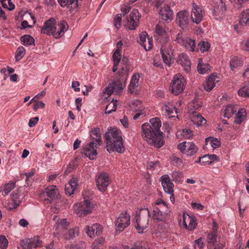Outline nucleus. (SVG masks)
<instances>
[{
	"label": "nucleus",
	"instance_id": "obj_1",
	"mask_svg": "<svg viewBox=\"0 0 249 249\" xmlns=\"http://www.w3.org/2000/svg\"><path fill=\"white\" fill-rule=\"evenodd\" d=\"M150 123L142 126V136L147 143L156 147H161L164 143L162 132L160 130L161 122L159 118H153Z\"/></svg>",
	"mask_w": 249,
	"mask_h": 249
},
{
	"label": "nucleus",
	"instance_id": "obj_2",
	"mask_svg": "<svg viewBox=\"0 0 249 249\" xmlns=\"http://www.w3.org/2000/svg\"><path fill=\"white\" fill-rule=\"evenodd\" d=\"M121 64V68L118 71V76L112 83H110L109 86L105 89L104 93L108 96L110 95L113 92L120 93L125 87L129 70L128 59L125 57H123Z\"/></svg>",
	"mask_w": 249,
	"mask_h": 249
},
{
	"label": "nucleus",
	"instance_id": "obj_3",
	"mask_svg": "<svg viewBox=\"0 0 249 249\" xmlns=\"http://www.w3.org/2000/svg\"><path fill=\"white\" fill-rule=\"evenodd\" d=\"M107 150L111 153L115 151L122 153L125 151L121 132L116 127L108 130L105 136Z\"/></svg>",
	"mask_w": 249,
	"mask_h": 249
},
{
	"label": "nucleus",
	"instance_id": "obj_4",
	"mask_svg": "<svg viewBox=\"0 0 249 249\" xmlns=\"http://www.w3.org/2000/svg\"><path fill=\"white\" fill-rule=\"evenodd\" d=\"M150 217L149 211L147 208H143L136 212L134 218V226L138 232L142 233L149 224Z\"/></svg>",
	"mask_w": 249,
	"mask_h": 249
},
{
	"label": "nucleus",
	"instance_id": "obj_5",
	"mask_svg": "<svg viewBox=\"0 0 249 249\" xmlns=\"http://www.w3.org/2000/svg\"><path fill=\"white\" fill-rule=\"evenodd\" d=\"M160 45V53L165 64L170 66L174 61V43L169 41V38L159 41Z\"/></svg>",
	"mask_w": 249,
	"mask_h": 249
},
{
	"label": "nucleus",
	"instance_id": "obj_6",
	"mask_svg": "<svg viewBox=\"0 0 249 249\" xmlns=\"http://www.w3.org/2000/svg\"><path fill=\"white\" fill-rule=\"evenodd\" d=\"M87 193V192H85V194H83L84 198L83 202L76 203L73 206L74 212L79 217L84 216L88 214L91 213L93 208L89 200L86 199V194Z\"/></svg>",
	"mask_w": 249,
	"mask_h": 249
},
{
	"label": "nucleus",
	"instance_id": "obj_7",
	"mask_svg": "<svg viewBox=\"0 0 249 249\" xmlns=\"http://www.w3.org/2000/svg\"><path fill=\"white\" fill-rule=\"evenodd\" d=\"M100 129L98 127L93 128L90 132V135H94L96 137V142H91L86 148L85 155L88 157L90 159H94L96 156V150L94 149V147L97 146V142L98 144L101 142L100 139Z\"/></svg>",
	"mask_w": 249,
	"mask_h": 249
},
{
	"label": "nucleus",
	"instance_id": "obj_8",
	"mask_svg": "<svg viewBox=\"0 0 249 249\" xmlns=\"http://www.w3.org/2000/svg\"><path fill=\"white\" fill-rule=\"evenodd\" d=\"M185 83V79L181 74H176L170 83L169 90L175 95H178L183 91Z\"/></svg>",
	"mask_w": 249,
	"mask_h": 249
},
{
	"label": "nucleus",
	"instance_id": "obj_9",
	"mask_svg": "<svg viewBox=\"0 0 249 249\" xmlns=\"http://www.w3.org/2000/svg\"><path fill=\"white\" fill-rule=\"evenodd\" d=\"M111 179L109 174L106 172H101L98 174L96 177L97 187L99 190L102 192H105L107 186L111 183Z\"/></svg>",
	"mask_w": 249,
	"mask_h": 249
},
{
	"label": "nucleus",
	"instance_id": "obj_10",
	"mask_svg": "<svg viewBox=\"0 0 249 249\" xmlns=\"http://www.w3.org/2000/svg\"><path fill=\"white\" fill-rule=\"evenodd\" d=\"M176 41L189 51L194 52L196 50V42L194 39L183 37L182 35L179 33L176 36Z\"/></svg>",
	"mask_w": 249,
	"mask_h": 249
},
{
	"label": "nucleus",
	"instance_id": "obj_11",
	"mask_svg": "<svg viewBox=\"0 0 249 249\" xmlns=\"http://www.w3.org/2000/svg\"><path fill=\"white\" fill-rule=\"evenodd\" d=\"M178 149L187 156H192L196 153L198 148L193 142H183L178 145Z\"/></svg>",
	"mask_w": 249,
	"mask_h": 249
},
{
	"label": "nucleus",
	"instance_id": "obj_12",
	"mask_svg": "<svg viewBox=\"0 0 249 249\" xmlns=\"http://www.w3.org/2000/svg\"><path fill=\"white\" fill-rule=\"evenodd\" d=\"M130 216L126 212L121 213L115 222L116 231H122L130 224Z\"/></svg>",
	"mask_w": 249,
	"mask_h": 249
},
{
	"label": "nucleus",
	"instance_id": "obj_13",
	"mask_svg": "<svg viewBox=\"0 0 249 249\" xmlns=\"http://www.w3.org/2000/svg\"><path fill=\"white\" fill-rule=\"evenodd\" d=\"M204 12L202 7L195 3H192L191 18L193 23L198 24L203 18Z\"/></svg>",
	"mask_w": 249,
	"mask_h": 249
},
{
	"label": "nucleus",
	"instance_id": "obj_14",
	"mask_svg": "<svg viewBox=\"0 0 249 249\" xmlns=\"http://www.w3.org/2000/svg\"><path fill=\"white\" fill-rule=\"evenodd\" d=\"M141 16L137 9H133L127 18V27L131 30L136 29L138 26Z\"/></svg>",
	"mask_w": 249,
	"mask_h": 249
},
{
	"label": "nucleus",
	"instance_id": "obj_15",
	"mask_svg": "<svg viewBox=\"0 0 249 249\" xmlns=\"http://www.w3.org/2000/svg\"><path fill=\"white\" fill-rule=\"evenodd\" d=\"M56 23V21L54 18H50L44 23L41 30V33L53 36L54 31H55V30L57 29L55 26Z\"/></svg>",
	"mask_w": 249,
	"mask_h": 249
},
{
	"label": "nucleus",
	"instance_id": "obj_16",
	"mask_svg": "<svg viewBox=\"0 0 249 249\" xmlns=\"http://www.w3.org/2000/svg\"><path fill=\"white\" fill-rule=\"evenodd\" d=\"M176 20L180 28L187 29L190 22L189 12L186 10L179 11L177 15Z\"/></svg>",
	"mask_w": 249,
	"mask_h": 249
},
{
	"label": "nucleus",
	"instance_id": "obj_17",
	"mask_svg": "<svg viewBox=\"0 0 249 249\" xmlns=\"http://www.w3.org/2000/svg\"><path fill=\"white\" fill-rule=\"evenodd\" d=\"M42 243L39 237L36 236L33 238L22 240L21 245L23 249H35L42 246Z\"/></svg>",
	"mask_w": 249,
	"mask_h": 249
},
{
	"label": "nucleus",
	"instance_id": "obj_18",
	"mask_svg": "<svg viewBox=\"0 0 249 249\" xmlns=\"http://www.w3.org/2000/svg\"><path fill=\"white\" fill-rule=\"evenodd\" d=\"M168 28L166 24L162 21H159L155 27V32L157 34V39L159 41L169 38L167 31Z\"/></svg>",
	"mask_w": 249,
	"mask_h": 249
},
{
	"label": "nucleus",
	"instance_id": "obj_19",
	"mask_svg": "<svg viewBox=\"0 0 249 249\" xmlns=\"http://www.w3.org/2000/svg\"><path fill=\"white\" fill-rule=\"evenodd\" d=\"M183 226L188 231L194 230L196 225V219L194 216H190L188 214H183Z\"/></svg>",
	"mask_w": 249,
	"mask_h": 249
},
{
	"label": "nucleus",
	"instance_id": "obj_20",
	"mask_svg": "<svg viewBox=\"0 0 249 249\" xmlns=\"http://www.w3.org/2000/svg\"><path fill=\"white\" fill-rule=\"evenodd\" d=\"M55 26L57 29L54 31L53 36L56 39H58L63 36L69 27L67 22L63 20L59 21L57 24H55Z\"/></svg>",
	"mask_w": 249,
	"mask_h": 249
},
{
	"label": "nucleus",
	"instance_id": "obj_21",
	"mask_svg": "<svg viewBox=\"0 0 249 249\" xmlns=\"http://www.w3.org/2000/svg\"><path fill=\"white\" fill-rule=\"evenodd\" d=\"M177 62L184 68L186 72L190 70L191 61L188 56L185 53H182L178 54Z\"/></svg>",
	"mask_w": 249,
	"mask_h": 249
},
{
	"label": "nucleus",
	"instance_id": "obj_22",
	"mask_svg": "<svg viewBox=\"0 0 249 249\" xmlns=\"http://www.w3.org/2000/svg\"><path fill=\"white\" fill-rule=\"evenodd\" d=\"M159 14L161 18L165 21L171 20L173 18V13L170 9L168 4H164L163 7H161L160 10Z\"/></svg>",
	"mask_w": 249,
	"mask_h": 249
},
{
	"label": "nucleus",
	"instance_id": "obj_23",
	"mask_svg": "<svg viewBox=\"0 0 249 249\" xmlns=\"http://www.w3.org/2000/svg\"><path fill=\"white\" fill-rule=\"evenodd\" d=\"M102 231L103 227L97 223L92 225V226H88L86 229V232L90 237H92L95 235H100Z\"/></svg>",
	"mask_w": 249,
	"mask_h": 249
},
{
	"label": "nucleus",
	"instance_id": "obj_24",
	"mask_svg": "<svg viewBox=\"0 0 249 249\" xmlns=\"http://www.w3.org/2000/svg\"><path fill=\"white\" fill-rule=\"evenodd\" d=\"M161 184L164 191L169 194H171L173 193L174 184L171 182L168 175H163L161 177Z\"/></svg>",
	"mask_w": 249,
	"mask_h": 249
},
{
	"label": "nucleus",
	"instance_id": "obj_25",
	"mask_svg": "<svg viewBox=\"0 0 249 249\" xmlns=\"http://www.w3.org/2000/svg\"><path fill=\"white\" fill-rule=\"evenodd\" d=\"M163 114L169 118L173 117L178 113L177 108L171 103L165 104L162 107Z\"/></svg>",
	"mask_w": 249,
	"mask_h": 249
},
{
	"label": "nucleus",
	"instance_id": "obj_26",
	"mask_svg": "<svg viewBox=\"0 0 249 249\" xmlns=\"http://www.w3.org/2000/svg\"><path fill=\"white\" fill-rule=\"evenodd\" d=\"M78 181L77 178H73L65 185V192L66 194L71 196L73 194V192L77 188Z\"/></svg>",
	"mask_w": 249,
	"mask_h": 249
},
{
	"label": "nucleus",
	"instance_id": "obj_27",
	"mask_svg": "<svg viewBox=\"0 0 249 249\" xmlns=\"http://www.w3.org/2000/svg\"><path fill=\"white\" fill-rule=\"evenodd\" d=\"M217 82L218 80L217 79L216 75L214 74H212L204 84V89L207 91H211L215 87V83Z\"/></svg>",
	"mask_w": 249,
	"mask_h": 249
},
{
	"label": "nucleus",
	"instance_id": "obj_28",
	"mask_svg": "<svg viewBox=\"0 0 249 249\" xmlns=\"http://www.w3.org/2000/svg\"><path fill=\"white\" fill-rule=\"evenodd\" d=\"M45 193L48 197L52 199L56 198L59 195L58 190L56 189V186L54 185L48 186L46 189Z\"/></svg>",
	"mask_w": 249,
	"mask_h": 249
},
{
	"label": "nucleus",
	"instance_id": "obj_29",
	"mask_svg": "<svg viewBox=\"0 0 249 249\" xmlns=\"http://www.w3.org/2000/svg\"><path fill=\"white\" fill-rule=\"evenodd\" d=\"M139 73H134L131 79L130 83L128 86V89L130 93L134 92L136 88L138 87V82L140 79Z\"/></svg>",
	"mask_w": 249,
	"mask_h": 249
},
{
	"label": "nucleus",
	"instance_id": "obj_30",
	"mask_svg": "<svg viewBox=\"0 0 249 249\" xmlns=\"http://www.w3.org/2000/svg\"><path fill=\"white\" fill-rule=\"evenodd\" d=\"M192 121L194 124L198 126L202 125L206 123V120L201 116L199 113L193 112Z\"/></svg>",
	"mask_w": 249,
	"mask_h": 249
},
{
	"label": "nucleus",
	"instance_id": "obj_31",
	"mask_svg": "<svg viewBox=\"0 0 249 249\" xmlns=\"http://www.w3.org/2000/svg\"><path fill=\"white\" fill-rule=\"evenodd\" d=\"M61 7H67L71 9H75L77 7L78 3L76 0H57Z\"/></svg>",
	"mask_w": 249,
	"mask_h": 249
},
{
	"label": "nucleus",
	"instance_id": "obj_32",
	"mask_svg": "<svg viewBox=\"0 0 249 249\" xmlns=\"http://www.w3.org/2000/svg\"><path fill=\"white\" fill-rule=\"evenodd\" d=\"M164 214L165 213L161 211V210H160V208L155 205L153 207L152 218L158 221H162L164 219Z\"/></svg>",
	"mask_w": 249,
	"mask_h": 249
},
{
	"label": "nucleus",
	"instance_id": "obj_33",
	"mask_svg": "<svg viewBox=\"0 0 249 249\" xmlns=\"http://www.w3.org/2000/svg\"><path fill=\"white\" fill-rule=\"evenodd\" d=\"M210 66L208 64H204L202 58H199L197 65V71L200 74H205L210 70Z\"/></svg>",
	"mask_w": 249,
	"mask_h": 249
},
{
	"label": "nucleus",
	"instance_id": "obj_34",
	"mask_svg": "<svg viewBox=\"0 0 249 249\" xmlns=\"http://www.w3.org/2000/svg\"><path fill=\"white\" fill-rule=\"evenodd\" d=\"M238 90V94L244 97H249V82H246Z\"/></svg>",
	"mask_w": 249,
	"mask_h": 249
},
{
	"label": "nucleus",
	"instance_id": "obj_35",
	"mask_svg": "<svg viewBox=\"0 0 249 249\" xmlns=\"http://www.w3.org/2000/svg\"><path fill=\"white\" fill-rule=\"evenodd\" d=\"M246 115V111L244 108H240L235 116L234 123L240 124L244 120Z\"/></svg>",
	"mask_w": 249,
	"mask_h": 249
},
{
	"label": "nucleus",
	"instance_id": "obj_36",
	"mask_svg": "<svg viewBox=\"0 0 249 249\" xmlns=\"http://www.w3.org/2000/svg\"><path fill=\"white\" fill-rule=\"evenodd\" d=\"M217 5L214 7L215 12H218V14H223L227 10V5L224 0H217Z\"/></svg>",
	"mask_w": 249,
	"mask_h": 249
},
{
	"label": "nucleus",
	"instance_id": "obj_37",
	"mask_svg": "<svg viewBox=\"0 0 249 249\" xmlns=\"http://www.w3.org/2000/svg\"><path fill=\"white\" fill-rule=\"evenodd\" d=\"M242 65V60L237 56L233 57L230 61V67L232 71H234V69L241 67Z\"/></svg>",
	"mask_w": 249,
	"mask_h": 249
},
{
	"label": "nucleus",
	"instance_id": "obj_38",
	"mask_svg": "<svg viewBox=\"0 0 249 249\" xmlns=\"http://www.w3.org/2000/svg\"><path fill=\"white\" fill-rule=\"evenodd\" d=\"M206 145L210 144L213 148L220 146L221 142L217 139L213 137H208L205 139Z\"/></svg>",
	"mask_w": 249,
	"mask_h": 249
},
{
	"label": "nucleus",
	"instance_id": "obj_39",
	"mask_svg": "<svg viewBox=\"0 0 249 249\" xmlns=\"http://www.w3.org/2000/svg\"><path fill=\"white\" fill-rule=\"evenodd\" d=\"M217 232V229H213V231L209 233L207 235L208 243L213 246L216 242Z\"/></svg>",
	"mask_w": 249,
	"mask_h": 249
},
{
	"label": "nucleus",
	"instance_id": "obj_40",
	"mask_svg": "<svg viewBox=\"0 0 249 249\" xmlns=\"http://www.w3.org/2000/svg\"><path fill=\"white\" fill-rule=\"evenodd\" d=\"M237 111V108L231 105L227 106L224 110V117L227 118H230L231 116Z\"/></svg>",
	"mask_w": 249,
	"mask_h": 249
},
{
	"label": "nucleus",
	"instance_id": "obj_41",
	"mask_svg": "<svg viewBox=\"0 0 249 249\" xmlns=\"http://www.w3.org/2000/svg\"><path fill=\"white\" fill-rule=\"evenodd\" d=\"M20 40L24 45H31L34 44V38L30 35H26L21 37Z\"/></svg>",
	"mask_w": 249,
	"mask_h": 249
},
{
	"label": "nucleus",
	"instance_id": "obj_42",
	"mask_svg": "<svg viewBox=\"0 0 249 249\" xmlns=\"http://www.w3.org/2000/svg\"><path fill=\"white\" fill-rule=\"evenodd\" d=\"M240 22L249 26V8L243 11Z\"/></svg>",
	"mask_w": 249,
	"mask_h": 249
},
{
	"label": "nucleus",
	"instance_id": "obj_43",
	"mask_svg": "<svg viewBox=\"0 0 249 249\" xmlns=\"http://www.w3.org/2000/svg\"><path fill=\"white\" fill-rule=\"evenodd\" d=\"M156 206L160 208V210L165 214L168 212V207L166 203L162 199H158L156 200L155 204Z\"/></svg>",
	"mask_w": 249,
	"mask_h": 249
},
{
	"label": "nucleus",
	"instance_id": "obj_44",
	"mask_svg": "<svg viewBox=\"0 0 249 249\" xmlns=\"http://www.w3.org/2000/svg\"><path fill=\"white\" fill-rule=\"evenodd\" d=\"M117 100L114 101V100H113L111 103L107 106L105 108V113L107 114H109L113 111H115L117 109Z\"/></svg>",
	"mask_w": 249,
	"mask_h": 249
},
{
	"label": "nucleus",
	"instance_id": "obj_45",
	"mask_svg": "<svg viewBox=\"0 0 249 249\" xmlns=\"http://www.w3.org/2000/svg\"><path fill=\"white\" fill-rule=\"evenodd\" d=\"M25 53V50L22 46L19 47L15 53L16 61H19L22 58Z\"/></svg>",
	"mask_w": 249,
	"mask_h": 249
},
{
	"label": "nucleus",
	"instance_id": "obj_46",
	"mask_svg": "<svg viewBox=\"0 0 249 249\" xmlns=\"http://www.w3.org/2000/svg\"><path fill=\"white\" fill-rule=\"evenodd\" d=\"M148 36L145 32H142L139 35V40L138 42L142 46L144 49H146V37Z\"/></svg>",
	"mask_w": 249,
	"mask_h": 249
},
{
	"label": "nucleus",
	"instance_id": "obj_47",
	"mask_svg": "<svg viewBox=\"0 0 249 249\" xmlns=\"http://www.w3.org/2000/svg\"><path fill=\"white\" fill-rule=\"evenodd\" d=\"M66 247L67 249H83L85 247V243L81 241L76 244L68 245Z\"/></svg>",
	"mask_w": 249,
	"mask_h": 249
},
{
	"label": "nucleus",
	"instance_id": "obj_48",
	"mask_svg": "<svg viewBox=\"0 0 249 249\" xmlns=\"http://www.w3.org/2000/svg\"><path fill=\"white\" fill-rule=\"evenodd\" d=\"M15 187V183L14 182H12L10 183H8L6 184L4 186L3 190L2 191L3 195L6 196Z\"/></svg>",
	"mask_w": 249,
	"mask_h": 249
},
{
	"label": "nucleus",
	"instance_id": "obj_49",
	"mask_svg": "<svg viewBox=\"0 0 249 249\" xmlns=\"http://www.w3.org/2000/svg\"><path fill=\"white\" fill-rule=\"evenodd\" d=\"M1 3L4 8H6L10 10H13L15 8V5L12 2L11 0H2Z\"/></svg>",
	"mask_w": 249,
	"mask_h": 249
},
{
	"label": "nucleus",
	"instance_id": "obj_50",
	"mask_svg": "<svg viewBox=\"0 0 249 249\" xmlns=\"http://www.w3.org/2000/svg\"><path fill=\"white\" fill-rule=\"evenodd\" d=\"M198 46L200 51L203 53L205 51H208L210 45L208 42L202 41L200 42V43L198 44Z\"/></svg>",
	"mask_w": 249,
	"mask_h": 249
},
{
	"label": "nucleus",
	"instance_id": "obj_51",
	"mask_svg": "<svg viewBox=\"0 0 249 249\" xmlns=\"http://www.w3.org/2000/svg\"><path fill=\"white\" fill-rule=\"evenodd\" d=\"M8 241L4 235H0V245L1 249H6Z\"/></svg>",
	"mask_w": 249,
	"mask_h": 249
},
{
	"label": "nucleus",
	"instance_id": "obj_52",
	"mask_svg": "<svg viewBox=\"0 0 249 249\" xmlns=\"http://www.w3.org/2000/svg\"><path fill=\"white\" fill-rule=\"evenodd\" d=\"M79 232V228L78 227H75L74 228L70 229L69 231V235L70 238H73L78 235Z\"/></svg>",
	"mask_w": 249,
	"mask_h": 249
},
{
	"label": "nucleus",
	"instance_id": "obj_53",
	"mask_svg": "<svg viewBox=\"0 0 249 249\" xmlns=\"http://www.w3.org/2000/svg\"><path fill=\"white\" fill-rule=\"evenodd\" d=\"M122 15L117 14L114 19V26L117 29H119L121 26Z\"/></svg>",
	"mask_w": 249,
	"mask_h": 249
},
{
	"label": "nucleus",
	"instance_id": "obj_54",
	"mask_svg": "<svg viewBox=\"0 0 249 249\" xmlns=\"http://www.w3.org/2000/svg\"><path fill=\"white\" fill-rule=\"evenodd\" d=\"M171 160L172 164L175 166H180L182 164V160L176 156H172Z\"/></svg>",
	"mask_w": 249,
	"mask_h": 249
},
{
	"label": "nucleus",
	"instance_id": "obj_55",
	"mask_svg": "<svg viewBox=\"0 0 249 249\" xmlns=\"http://www.w3.org/2000/svg\"><path fill=\"white\" fill-rule=\"evenodd\" d=\"M19 205V202L18 203L17 201L11 200L7 205V208L9 210H13L16 209Z\"/></svg>",
	"mask_w": 249,
	"mask_h": 249
},
{
	"label": "nucleus",
	"instance_id": "obj_56",
	"mask_svg": "<svg viewBox=\"0 0 249 249\" xmlns=\"http://www.w3.org/2000/svg\"><path fill=\"white\" fill-rule=\"evenodd\" d=\"M121 52L115 51L113 55V60L115 64H119L121 58Z\"/></svg>",
	"mask_w": 249,
	"mask_h": 249
},
{
	"label": "nucleus",
	"instance_id": "obj_57",
	"mask_svg": "<svg viewBox=\"0 0 249 249\" xmlns=\"http://www.w3.org/2000/svg\"><path fill=\"white\" fill-rule=\"evenodd\" d=\"M137 112L136 113L133 117V119L136 120L139 119L141 116L143 117L146 115V113L144 111V109H140L139 110L136 111Z\"/></svg>",
	"mask_w": 249,
	"mask_h": 249
},
{
	"label": "nucleus",
	"instance_id": "obj_58",
	"mask_svg": "<svg viewBox=\"0 0 249 249\" xmlns=\"http://www.w3.org/2000/svg\"><path fill=\"white\" fill-rule=\"evenodd\" d=\"M132 104L133 106V108L135 109L136 111L139 110L140 109H144L142 107V102L140 101H134Z\"/></svg>",
	"mask_w": 249,
	"mask_h": 249
},
{
	"label": "nucleus",
	"instance_id": "obj_59",
	"mask_svg": "<svg viewBox=\"0 0 249 249\" xmlns=\"http://www.w3.org/2000/svg\"><path fill=\"white\" fill-rule=\"evenodd\" d=\"M35 102H36L34 105H33V109L35 110V111H36L39 108H44V106H45V104L41 101H39V102H36V101L35 99L33 100Z\"/></svg>",
	"mask_w": 249,
	"mask_h": 249
},
{
	"label": "nucleus",
	"instance_id": "obj_60",
	"mask_svg": "<svg viewBox=\"0 0 249 249\" xmlns=\"http://www.w3.org/2000/svg\"><path fill=\"white\" fill-rule=\"evenodd\" d=\"M194 246L195 249H202L203 248V243L201 238L195 240Z\"/></svg>",
	"mask_w": 249,
	"mask_h": 249
},
{
	"label": "nucleus",
	"instance_id": "obj_61",
	"mask_svg": "<svg viewBox=\"0 0 249 249\" xmlns=\"http://www.w3.org/2000/svg\"><path fill=\"white\" fill-rule=\"evenodd\" d=\"M191 106L195 109H198L202 107V103L200 101H198L196 100H193L192 102Z\"/></svg>",
	"mask_w": 249,
	"mask_h": 249
},
{
	"label": "nucleus",
	"instance_id": "obj_62",
	"mask_svg": "<svg viewBox=\"0 0 249 249\" xmlns=\"http://www.w3.org/2000/svg\"><path fill=\"white\" fill-rule=\"evenodd\" d=\"M39 120L38 117H35L31 118L29 122L28 125L30 127H33L35 126Z\"/></svg>",
	"mask_w": 249,
	"mask_h": 249
},
{
	"label": "nucleus",
	"instance_id": "obj_63",
	"mask_svg": "<svg viewBox=\"0 0 249 249\" xmlns=\"http://www.w3.org/2000/svg\"><path fill=\"white\" fill-rule=\"evenodd\" d=\"M182 176V173L178 171H175L172 173V177L174 180H177L178 178H181Z\"/></svg>",
	"mask_w": 249,
	"mask_h": 249
},
{
	"label": "nucleus",
	"instance_id": "obj_64",
	"mask_svg": "<svg viewBox=\"0 0 249 249\" xmlns=\"http://www.w3.org/2000/svg\"><path fill=\"white\" fill-rule=\"evenodd\" d=\"M160 162L159 161H156L155 162L150 161L148 163L147 168L149 169H154L156 166H159Z\"/></svg>",
	"mask_w": 249,
	"mask_h": 249
}]
</instances>
